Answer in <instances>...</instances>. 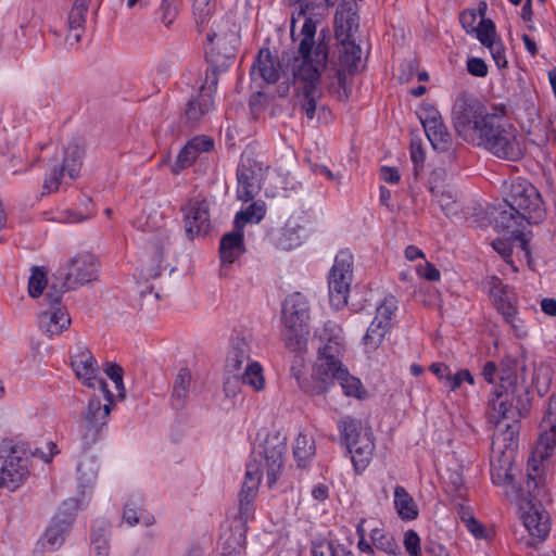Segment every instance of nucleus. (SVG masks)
I'll return each instance as SVG.
<instances>
[{"mask_svg": "<svg viewBox=\"0 0 556 556\" xmlns=\"http://www.w3.org/2000/svg\"><path fill=\"white\" fill-rule=\"evenodd\" d=\"M463 521L465 522L468 531L476 538V539H479V540H482V539H488V531L485 529V527L479 521L477 520L475 517L472 516H469V517H465L463 516Z\"/></svg>", "mask_w": 556, "mask_h": 556, "instance_id": "nucleus-62", "label": "nucleus"}, {"mask_svg": "<svg viewBox=\"0 0 556 556\" xmlns=\"http://www.w3.org/2000/svg\"><path fill=\"white\" fill-rule=\"evenodd\" d=\"M0 454L4 459L0 476V486L15 491L28 477V459L22 456V451L16 445L9 448L2 446Z\"/></svg>", "mask_w": 556, "mask_h": 556, "instance_id": "nucleus-15", "label": "nucleus"}, {"mask_svg": "<svg viewBox=\"0 0 556 556\" xmlns=\"http://www.w3.org/2000/svg\"><path fill=\"white\" fill-rule=\"evenodd\" d=\"M89 0H74L68 13V35L66 42L74 46L80 41L85 30L86 16L89 9Z\"/></svg>", "mask_w": 556, "mask_h": 556, "instance_id": "nucleus-26", "label": "nucleus"}, {"mask_svg": "<svg viewBox=\"0 0 556 556\" xmlns=\"http://www.w3.org/2000/svg\"><path fill=\"white\" fill-rule=\"evenodd\" d=\"M302 367H303L302 361H295L294 364L291 366V375L296 380L299 388L304 393H306L308 395L323 394L324 392H311V391L306 390V388H305L306 386H311V384L314 386V383H312L315 380L314 379V369L312 370V375L309 377H304L302 374Z\"/></svg>", "mask_w": 556, "mask_h": 556, "instance_id": "nucleus-53", "label": "nucleus"}, {"mask_svg": "<svg viewBox=\"0 0 556 556\" xmlns=\"http://www.w3.org/2000/svg\"><path fill=\"white\" fill-rule=\"evenodd\" d=\"M256 497L239 493V518L245 523L254 515Z\"/></svg>", "mask_w": 556, "mask_h": 556, "instance_id": "nucleus-58", "label": "nucleus"}, {"mask_svg": "<svg viewBox=\"0 0 556 556\" xmlns=\"http://www.w3.org/2000/svg\"><path fill=\"white\" fill-rule=\"evenodd\" d=\"M527 222V216L522 215L518 212L511 203H507L505 200V204L496 210V214L493 217L494 227L498 230L508 231L511 233L518 232L516 236V240L520 243V248L525 253V256L529 260L530 250L528 240L525 238V235L520 231V228L523 225V222Z\"/></svg>", "mask_w": 556, "mask_h": 556, "instance_id": "nucleus-17", "label": "nucleus"}, {"mask_svg": "<svg viewBox=\"0 0 556 556\" xmlns=\"http://www.w3.org/2000/svg\"><path fill=\"white\" fill-rule=\"evenodd\" d=\"M70 290V287L63 280H55L52 277V281L48 285V291L43 295V301L49 305L48 309L63 307L61 305L62 295Z\"/></svg>", "mask_w": 556, "mask_h": 556, "instance_id": "nucleus-47", "label": "nucleus"}, {"mask_svg": "<svg viewBox=\"0 0 556 556\" xmlns=\"http://www.w3.org/2000/svg\"><path fill=\"white\" fill-rule=\"evenodd\" d=\"M464 381H467L470 384H473L475 380L472 375L468 369L458 370L455 374H452L450 370L448 377L446 378L445 386L451 390H457Z\"/></svg>", "mask_w": 556, "mask_h": 556, "instance_id": "nucleus-57", "label": "nucleus"}, {"mask_svg": "<svg viewBox=\"0 0 556 556\" xmlns=\"http://www.w3.org/2000/svg\"><path fill=\"white\" fill-rule=\"evenodd\" d=\"M507 466V469L503 473L501 472V470L493 468L492 481L496 485L505 486V490H514L516 481L514 475L510 472V465Z\"/></svg>", "mask_w": 556, "mask_h": 556, "instance_id": "nucleus-59", "label": "nucleus"}, {"mask_svg": "<svg viewBox=\"0 0 556 556\" xmlns=\"http://www.w3.org/2000/svg\"><path fill=\"white\" fill-rule=\"evenodd\" d=\"M251 336H236L231 341V349L227 357V371L236 372L240 371L243 363L250 362L251 354Z\"/></svg>", "mask_w": 556, "mask_h": 556, "instance_id": "nucleus-29", "label": "nucleus"}, {"mask_svg": "<svg viewBox=\"0 0 556 556\" xmlns=\"http://www.w3.org/2000/svg\"><path fill=\"white\" fill-rule=\"evenodd\" d=\"M543 432L538 441V454L547 455L546 446L556 444V394L551 395L548 405L541 422Z\"/></svg>", "mask_w": 556, "mask_h": 556, "instance_id": "nucleus-27", "label": "nucleus"}, {"mask_svg": "<svg viewBox=\"0 0 556 556\" xmlns=\"http://www.w3.org/2000/svg\"><path fill=\"white\" fill-rule=\"evenodd\" d=\"M304 231L303 227L298 224L287 223L283 228H281L276 238V245L285 251L292 250L299 247L302 242Z\"/></svg>", "mask_w": 556, "mask_h": 556, "instance_id": "nucleus-38", "label": "nucleus"}, {"mask_svg": "<svg viewBox=\"0 0 556 556\" xmlns=\"http://www.w3.org/2000/svg\"><path fill=\"white\" fill-rule=\"evenodd\" d=\"M245 534L242 528L225 532L219 538V545L225 555L240 554L244 549Z\"/></svg>", "mask_w": 556, "mask_h": 556, "instance_id": "nucleus-40", "label": "nucleus"}, {"mask_svg": "<svg viewBox=\"0 0 556 556\" xmlns=\"http://www.w3.org/2000/svg\"><path fill=\"white\" fill-rule=\"evenodd\" d=\"M329 376V388L333 386L334 381L337 380L346 396H353L357 399L362 397V393L364 391L361 380L351 376L345 367H336L334 372L330 374Z\"/></svg>", "mask_w": 556, "mask_h": 556, "instance_id": "nucleus-33", "label": "nucleus"}, {"mask_svg": "<svg viewBox=\"0 0 556 556\" xmlns=\"http://www.w3.org/2000/svg\"><path fill=\"white\" fill-rule=\"evenodd\" d=\"M213 105L214 101L210 92L199 93L198 97L190 99L185 110L187 123L194 126L213 109Z\"/></svg>", "mask_w": 556, "mask_h": 556, "instance_id": "nucleus-30", "label": "nucleus"}, {"mask_svg": "<svg viewBox=\"0 0 556 556\" xmlns=\"http://www.w3.org/2000/svg\"><path fill=\"white\" fill-rule=\"evenodd\" d=\"M431 193L434 198H437L441 208L445 213V215H453L457 213L456 206V193L451 189H437L434 187L430 188Z\"/></svg>", "mask_w": 556, "mask_h": 556, "instance_id": "nucleus-49", "label": "nucleus"}, {"mask_svg": "<svg viewBox=\"0 0 556 556\" xmlns=\"http://www.w3.org/2000/svg\"><path fill=\"white\" fill-rule=\"evenodd\" d=\"M394 507L402 520H415L418 515V506L413 496L402 485H396L394 489Z\"/></svg>", "mask_w": 556, "mask_h": 556, "instance_id": "nucleus-32", "label": "nucleus"}, {"mask_svg": "<svg viewBox=\"0 0 556 556\" xmlns=\"http://www.w3.org/2000/svg\"><path fill=\"white\" fill-rule=\"evenodd\" d=\"M492 295L496 309L505 319H510L515 315H518L515 294L508 290V288L503 287L497 289L493 287Z\"/></svg>", "mask_w": 556, "mask_h": 556, "instance_id": "nucleus-36", "label": "nucleus"}, {"mask_svg": "<svg viewBox=\"0 0 556 556\" xmlns=\"http://www.w3.org/2000/svg\"><path fill=\"white\" fill-rule=\"evenodd\" d=\"M265 168L263 164L250 155L243 154L237 167V195L248 202L254 199L262 188Z\"/></svg>", "mask_w": 556, "mask_h": 556, "instance_id": "nucleus-14", "label": "nucleus"}, {"mask_svg": "<svg viewBox=\"0 0 556 556\" xmlns=\"http://www.w3.org/2000/svg\"><path fill=\"white\" fill-rule=\"evenodd\" d=\"M99 271L98 258L88 252L77 253L53 274L55 280H63L70 289L97 280Z\"/></svg>", "mask_w": 556, "mask_h": 556, "instance_id": "nucleus-10", "label": "nucleus"}, {"mask_svg": "<svg viewBox=\"0 0 556 556\" xmlns=\"http://www.w3.org/2000/svg\"><path fill=\"white\" fill-rule=\"evenodd\" d=\"M523 525L531 536L544 541L549 533V516L536 505H528V510L522 514Z\"/></svg>", "mask_w": 556, "mask_h": 556, "instance_id": "nucleus-28", "label": "nucleus"}, {"mask_svg": "<svg viewBox=\"0 0 556 556\" xmlns=\"http://www.w3.org/2000/svg\"><path fill=\"white\" fill-rule=\"evenodd\" d=\"M48 286L47 273L43 267L34 266L28 280V293L31 298H38Z\"/></svg>", "mask_w": 556, "mask_h": 556, "instance_id": "nucleus-50", "label": "nucleus"}, {"mask_svg": "<svg viewBox=\"0 0 556 556\" xmlns=\"http://www.w3.org/2000/svg\"><path fill=\"white\" fill-rule=\"evenodd\" d=\"M104 372L114 382L116 391H117V395L121 399H124L125 394H126V390H125L124 381H123V374H124L123 368L118 364L106 363L105 367H104Z\"/></svg>", "mask_w": 556, "mask_h": 556, "instance_id": "nucleus-54", "label": "nucleus"}, {"mask_svg": "<svg viewBox=\"0 0 556 556\" xmlns=\"http://www.w3.org/2000/svg\"><path fill=\"white\" fill-rule=\"evenodd\" d=\"M352 279L353 255L346 250L340 251L328 278L329 302L333 308L341 309L348 304Z\"/></svg>", "mask_w": 556, "mask_h": 556, "instance_id": "nucleus-11", "label": "nucleus"}, {"mask_svg": "<svg viewBox=\"0 0 556 556\" xmlns=\"http://www.w3.org/2000/svg\"><path fill=\"white\" fill-rule=\"evenodd\" d=\"M397 309V300L393 295H387L376 308L375 320L381 321L391 328V320Z\"/></svg>", "mask_w": 556, "mask_h": 556, "instance_id": "nucleus-48", "label": "nucleus"}, {"mask_svg": "<svg viewBox=\"0 0 556 556\" xmlns=\"http://www.w3.org/2000/svg\"><path fill=\"white\" fill-rule=\"evenodd\" d=\"M229 374L224 381V392L227 397H233L240 392L243 383L239 371Z\"/></svg>", "mask_w": 556, "mask_h": 556, "instance_id": "nucleus-60", "label": "nucleus"}, {"mask_svg": "<svg viewBox=\"0 0 556 556\" xmlns=\"http://www.w3.org/2000/svg\"><path fill=\"white\" fill-rule=\"evenodd\" d=\"M313 556H336V548L332 542L321 540L313 542Z\"/></svg>", "mask_w": 556, "mask_h": 556, "instance_id": "nucleus-64", "label": "nucleus"}, {"mask_svg": "<svg viewBox=\"0 0 556 556\" xmlns=\"http://www.w3.org/2000/svg\"><path fill=\"white\" fill-rule=\"evenodd\" d=\"M106 403L102 404L100 399L93 396L89 400L87 410L80 425V440L84 450L91 447L101 437L114 403V397L105 399Z\"/></svg>", "mask_w": 556, "mask_h": 556, "instance_id": "nucleus-12", "label": "nucleus"}, {"mask_svg": "<svg viewBox=\"0 0 556 556\" xmlns=\"http://www.w3.org/2000/svg\"><path fill=\"white\" fill-rule=\"evenodd\" d=\"M556 444H549L546 446L547 455L542 457L540 454H538V445L535 446L534 451L532 452V457L528 460V472L533 473L536 476V478L541 479V467L543 466V462L547 460L552 455V450Z\"/></svg>", "mask_w": 556, "mask_h": 556, "instance_id": "nucleus-56", "label": "nucleus"}, {"mask_svg": "<svg viewBox=\"0 0 556 556\" xmlns=\"http://www.w3.org/2000/svg\"><path fill=\"white\" fill-rule=\"evenodd\" d=\"M266 210L263 203L253 202L244 211L236 214L233 223L239 222L241 229L244 228L247 223H258L265 216Z\"/></svg>", "mask_w": 556, "mask_h": 556, "instance_id": "nucleus-46", "label": "nucleus"}, {"mask_svg": "<svg viewBox=\"0 0 556 556\" xmlns=\"http://www.w3.org/2000/svg\"><path fill=\"white\" fill-rule=\"evenodd\" d=\"M540 481L541 479L536 478V476L528 472L525 485H517V483H515L514 490H505V496L511 503H517L519 505L526 504L527 506L533 505L532 500Z\"/></svg>", "mask_w": 556, "mask_h": 556, "instance_id": "nucleus-31", "label": "nucleus"}, {"mask_svg": "<svg viewBox=\"0 0 556 556\" xmlns=\"http://www.w3.org/2000/svg\"><path fill=\"white\" fill-rule=\"evenodd\" d=\"M315 451L316 447L313 438L300 432L293 446V455L299 466L305 467L315 455Z\"/></svg>", "mask_w": 556, "mask_h": 556, "instance_id": "nucleus-42", "label": "nucleus"}, {"mask_svg": "<svg viewBox=\"0 0 556 556\" xmlns=\"http://www.w3.org/2000/svg\"><path fill=\"white\" fill-rule=\"evenodd\" d=\"M282 73L279 60L274 56L269 49H261L251 67V77L254 81L258 79L270 85L276 84Z\"/></svg>", "mask_w": 556, "mask_h": 556, "instance_id": "nucleus-22", "label": "nucleus"}, {"mask_svg": "<svg viewBox=\"0 0 556 556\" xmlns=\"http://www.w3.org/2000/svg\"><path fill=\"white\" fill-rule=\"evenodd\" d=\"M214 147L213 139L205 136H197L189 140L177 155L173 172L178 174L180 170L191 166L200 153L208 152Z\"/></svg>", "mask_w": 556, "mask_h": 556, "instance_id": "nucleus-23", "label": "nucleus"}, {"mask_svg": "<svg viewBox=\"0 0 556 556\" xmlns=\"http://www.w3.org/2000/svg\"><path fill=\"white\" fill-rule=\"evenodd\" d=\"M359 27L358 8L355 0H342L334 16V35L338 42L355 39Z\"/></svg>", "mask_w": 556, "mask_h": 556, "instance_id": "nucleus-19", "label": "nucleus"}, {"mask_svg": "<svg viewBox=\"0 0 556 556\" xmlns=\"http://www.w3.org/2000/svg\"><path fill=\"white\" fill-rule=\"evenodd\" d=\"M507 203L527 216L528 224L538 225L545 219L546 211L538 189L528 180L517 178L513 180Z\"/></svg>", "mask_w": 556, "mask_h": 556, "instance_id": "nucleus-8", "label": "nucleus"}, {"mask_svg": "<svg viewBox=\"0 0 556 556\" xmlns=\"http://www.w3.org/2000/svg\"><path fill=\"white\" fill-rule=\"evenodd\" d=\"M282 338L290 351L302 349L308 333L309 306L306 298L295 292L286 298L282 304Z\"/></svg>", "mask_w": 556, "mask_h": 556, "instance_id": "nucleus-6", "label": "nucleus"}, {"mask_svg": "<svg viewBox=\"0 0 556 556\" xmlns=\"http://www.w3.org/2000/svg\"><path fill=\"white\" fill-rule=\"evenodd\" d=\"M83 155L84 150L76 142L70 143L65 149L62 166L71 179L78 177L83 165Z\"/></svg>", "mask_w": 556, "mask_h": 556, "instance_id": "nucleus-39", "label": "nucleus"}, {"mask_svg": "<svg viewBox=\"0 0 556 556\" xmlns=\"http://www.w3.org/2000/svg\"><path fill=\"white\" fill-rule=\"evenodd\" d=\"M71 366L76 377L84 386L91 389H99L104 399L114 397L109 390L106 382L99 378V365L92 353L84 346L78 348V352L72 356Z\"/></svg>", "mask_w": 556, "mask_h": 556, "instance_id": "nucleus-16", "label": "nucleus"}, {"mask_svg": "<svg viewBox=\"0 0 556 556\" xmlns=\"http://www.w3.org/2000/svg\"><path fill=\"white\" fill-rule=\"evenodd\" d=\"M343 354V344L338 336L327 339L318 348V356L314 365V386H306L311 392H327L329 390L330 374L334 372L336 367H344L341 357Z\"/></svg>", "mask_w": 556, "mask_h": 556, "instance_id": "nucleus-9", "label": "nucleus"}, {"mask_svg": "<svg viewBox=\"0 0 556 556\" xmlns=\"http://www.w3.org/2000/svg\"><path fill=\"white\" fill-rule=\"evenodd\" d=\"M244 252L243 229L240 228L239 222L233 223V230L224 233L220 239L219 256L222 264H232Z\"/></svg>", "mask_w": 556, "mask_h": 556, "instance_id": "nucleus-24", "label": "nucleus"}, {"mask_svg": "<svg viewBox=\"0 0 556 556\" xmlns=\"http://www.w3.org/2000/svg\"><path fill=\"white\" fill-rule=\"evenodd\" d=\"M333 2L331 0H304L301 3L298 16L304 17L300 33H295V16L291 18V38L298 45V56L292 61V85L295 91L294 106L300 108L307 119L313 121L316 116L318 102L321 98L320 78L321 73L329 62V42L327 29H321L318 38L317 24L311 11L328 9Z\"/></svg>", "mask_w": 556, "mask_h": 556, "instance_id": "nucleus-1", "label": "nucleus"}, {"mask_svg": "<svg viewBox=\"0 0 556 556\" xmlns=\"http://www.w3.org/2000/svg\"><path fill=\"white\" fill-rule=\"evenodd\" d=\"M427 138L434 150L445 152L452 144V137L443 124L438 111L426 110L419 115Z\"/></svg>", "mask_w": 556, "mask_h": 556, "instance_id": "nucleus-21", "label": "nucleus"}, {"mask_svg": "<svg viewBox=\"0 0 556 556\" xmlns=\"http://www.w3.org/2000/svg\"><path fill=\"white\" fill-rule=\"evenodd\" d=\"M77 509V501L74 498L63 502L51 525L38 541V546L43 552H54L62 546L65 536L68 534L74 515Z\"/></svg>", "mask_w": 556, "mask_h": 556, "instance_id": "nucleus-13", "label": "nucleus"}, {"mask_svg": "<svg viewBox=\"0 0 556 556\" xmlns=\"http://www.w3.org/2000/svg\"><path fill=\"white\" fill-rule=\"evenodd\" d=\"M205 58L212 68L227 70L236 58L240 37L228 20L214 21L206 33Z\"/></svg>", "mask_w": 556, "mask_h": 556, "instance_id": "nucleus-5", "label": "nucleus"}, {"mask_svg": "<svg viewBox=\"0 0 556 556\" xmlns=\"http://www.w3.org/2000/svg\"><path fill=\"white\" fill-rule=\"evenodd\" d=\"M486 48L489 49V51L498 68H504L507 66V60L505 56L504 45L500 39L497 41L486 46Z\"/></svg>", "mask_w": 556, "mask_h": 556, "instance_id": "nucleus-63", "label": "nucleus"}, {"mask_svg": "<svg viewBox=\"0 0 556 556\" xmlns=\"http://www.w3.org/2000/svg\"><path fill=\"white\" fill-rule=\"evenodd\" d=\"M109 528L106 526L93 528L91 533V556H109Z\"/></svg>", "mask_w": 556, "mask_h": 556, "instance_id": "nucleus-45", "label": "nucleus"}, {"mask_svg": "<svg viewBox=\"0 0 556 556\" xmlns=\"http://www.w3.org/2000/svg\"><path fill=\"white\" fill-rule=\"evenodd\" d=\"M475 34L477 36V39L484 47L497 41L496 27L494 22L490 18H482L479 25L477 26V29H475Z\"/></svg>", "mask_w": 556, "mask_h": 556, "instance_id": "nucleus-51", "label": "nucleus"}, {"mask_svg": "<svg viewBox=\"0 0 556 556\" xmlns=\"http://www.w3.org/2000/svg\"><path fill=\"white\" fill-rule=\"evenodd\" d=\"M215 7L216 0H193L192 10L199 33H207L211 28L210 22L213 18Z\"/></svg>", "mask_w": 556, "mask_h": 556, "instance_id": "nucleus-35", "label": "nucleus"}, {"mask_svg": "<svg viewBox=\"0 0 556 556\" xmlns=\"http://www.w3.org/2000/svg\"><path fill=\"white\" fill-rule=\"evenodd\" d=\"M210 205L205 200L189 201L184 207L185 230L189 239L205 236L211 228Z\"/></svg>", "mask_w": 556, "mask_h": 556, "instance_id": "nucleus-18", "label": "nucleus"}, {"mask_svg": "<svg viewBox=\"0 0 556 556\" xmlns=\"http://www.w3.org/2000/svg\"><path fill=\"white\" fill-rule=\"evenodd\" d=\"M390 327L381 321L372 319L368 326L366 333L362 339L364 350L367 354L374 353L382 344L386 334L389 332Z\"/></svg>", "mask_w": 556, "mask_h": 556, "instance_id": "nucleus-37", "label": "nucleus"}, {"mask_svg": "<svg viewBox=\"0 0 556 556\" xmlns=\"http://www.w3.org/2000/svg\"><path fill=\"white\" fill-rule=\"evenodd\" d=\"M123 519L129 525L135 526L142 522L146 527L154 523L155 519L149 514H142L140 500H129L124 508Z\"/></svg>", "mask_w": 556, "mask_h": 556, "instance_id": "nucleus-43", "label": "nucleus"}, {"mask_svg": "<svg viewBox=\"0 0 556 556\" xmlns=\"http://www.w3.org/2000/svg\"><path fill=\"white\" fill-rule=\"evenodd\" d=\"M156 14L157 20L168 28L178 15L177 0H162Z\"/></svg>", "mask_w": 556, "mask_h": 556, "instance_id": "nucleus-52", "label": "nucleus"}, {"mask_svg": "<svg viewBox=\"0 0 556 556\" xmlns=\"http://www.w3.org/2000/svg\"><path fill=\"white\" fill-rule=\"evenodd\" d=\"M191 371L188 368H180L173 387L172 405L176 409L185 407L191 387Z\"/></svg>", "mask_w": 556, "mask_h": 556, "instance_id": "nucleus-34", "label": "nucleus"}, {"mask_svg": "<svg viewBox=\"0 0 556 556\" xmlns=\"http://www.w3.org/2000/svg\"><path fill=\"white\" fill-rule=\"evenodd\" d=\"M452 115L455 131L466 142L498 159L517 161L522 157L517 129L506 121L504 109L489 111L477 96L463 91L455 100Z\"/></svg>", "mask_w": 556, "mask_h": 556, "instance_id": "nucleus-2", "label": "nucleus"}, {"mask_svg": "<svg viewBox=\"0 0 556 556\" xmlns=\"http://www.w3.org/2000/svg\"><path fill=\"white\" fill-rule=\"evenodd\" d=\"M65 174H66V170L63 169L62 165L60 167L59 166L53 167L52 170L45 178V181L42 185V190H43L42 193L49 194L51 192L56 191L59 189L62 178L64 177Z\"/></svg>", "mask_w": 556, "mask_h": 556, "instance_id": "nucleus-55", "label": "nucleus"}, {"mask_svg": "<svg viewBox=\"0 0 556 556\" xmlns=\"http://www.w3.org/2000/svg\"><path fill=\"white\" fill-rule=\"evenodd\" d=\"M286 452V435L278 431L268 434L252 453L240 493L256 497L263 471L266 472L268 486H273L282 471Z\"/></svg>", "mask_w": 556, "mask_h": 556, "instance_id": "nucleus-4", "label": "nucleus"}, {"mask_svg": "<svg viewBox=\"0 0 556 556\" xmlns=\"http://www.w3.org/2000/svg\"><path fill=\"white\" fill-rule=\"evenodd\" d=\"M404 546L409 556H421L420 539L416 531L408 530L404 534Z\"/></svg>", "mask_w": 556, "mask_h": 556, "instance_id": "nucleus-61", "label": "nucleus"}, {"mask_svg": "<svg viewBox=\"0 0 556 556\" xmlns=\"http://www.w3.org/2000/svg\"><path fill=\"white\" fill-rule=\"evenodd\" d=\"M341 437L344 439L356 473H361L369 465L375 443L370 431L362 428L355 418L345 417L339 424Z\"/></svg>", "mask_w": 556, "mask_h": 556, "instance_id": "nucleus-7", "label": "nucleus"}, {"mask_svg": "<svg viewBox=\"0 0 556 556\" xmlns=\"http://www.w3.org/2000/svg\"><path fill=\"white\" fill-rule=\"evenodd\" d=\"M241 379L243 384L251 387L254 391H261L265 387L263 368L257 362L247 364Z\"/></svg>", "mask_w": 556, "mask_h": 556, "instance_id": "nucleus-44", "label": "nucleus"}, {"mask_svg": "<svg viewBox=\"0 0 556 556\" xmlns=\"http://www.w3.org/2000/svg\"><path fill=\"white\" fill-rule=\"evenodd\" d=\"M500 431H502L500 434L496 435V440H502L505 443V447L507 450V454H504L506 456L507 465H511L514 459L515 450L518 446V431H519V421L518 422H507L503 424L501 427H496Z\"/></svg>", "mask_w": 556, "mask_h": 556, "instance_id": "nucleus-41", "label": "nucleus"}, {"mask_svg": "<svg viewBox=\"0 0 556 556\" xmlns=\"http://www.w3.org/2000/svg\"><path fill=\"white\" fill-rule=\"evenodd\" d=\"M340 43L339 60L341 70L336 71V76L339 86L343 89L344 98L349 97V90L346 87V77L344 71L353 75L358 73L362 67V49L359 45L355 42V39H348Z\"/></svg>", "mask_w": 556, "mask_h": 556, "instance_id": "nucleus-20", "label": "nucleus"}, {"mask_svg": "<svg viewBox=\"0 0 556 556\" xmlns=\"http://www.w3.org/2000/svg\"><path fill=\"white\" fill-rule=\"evenodd\" d=\"M520 369L521 374L518 375L517 361L507 359V369H503L500 376L501 384L490 395L489 418L496 427H501L505 420L518 422L531 407L530 386L523 375L526 366L522 365Z\"/></svg>", "mask_w": 556, "mask_h": 556, "instance_id": "nucleus-3", "label": "nucleus"}, {"mask_svg": "<svg viewBox=\"0 0 556 556\" xmlns=\"http://www.w3.org/2000/svg\"><path fill=\"white\" fill-rule=\"evenodd\" d=\"M39 328L49 337L59 336L71 326L65 307L42 311L38 316Z\"/></svg>", "mask_w": 556, "mask_h": 556, "instance_id": "nucleus-25", "label": "nucleus"}]
</instances>
